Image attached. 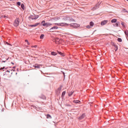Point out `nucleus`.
<instances>
[{
  "label": "nucleus",
  "mask_w": 128,
  "mask_h": 128,
  "mask_svg": "<svg viewBox=\"0 0 128 128\" xmlns=\"http://www.w3.org/2000/svg\"><path fill=\"white\" fill-rule=\"evenodd\" d=\"M38 17V16H35L31 15L28 17V19L30 20V19H32V20H36V19Z\"/></svg>",
  "instance_id": "7ed1b4c3"
},
{
  "label": "nucleus",
  "mask_w": 128,
  "mask_h": 128,
  "mask_svg": "<svg viewBox=\"0 0 128 128\" xmlns=\"http://www.w3.org/2000/svg\"><path fill=\"white\" fill-rule=\"evenodd\" d=\"M108 22V20H104L102 21L101 22V25L103 26L106 24Z\"/></svg>",
  "instance_id": "1a4fd4ad"
},
{
  "label": "nucleus",
  "mask_w": 128,
  "mask_h": 128,
  "mask_svg": "<svg viewBox=\"0 0 128 128\" xmlns=\"http://www.w3.org/2000/svg\"><path fill=\"white\" fill-rule=\"evenodd\" d=\"M37 46L36 45H35L34 46V47L35 48H36L37 47Z\"/></svg>",
  "instance_id": "de8ad7c7"
},
{
  "label": "nucleus",
  "mask_w": 128,
  "mask_h": 128,
  "mask_svg": "<svg viewBox=\"0 0 128 128\" xmlns=\"http://www.w3.org/2000/svg\"><path fill=\"white\" fill-rule=\"evenodd\" d=\"M58 28V27L57 26H54L52 27L50 29V32H53L54 31V30Z\"/></svg>",
  "instance_id": "20e7f679"
},
{
  "label": "nucleus",
  "mask_w": 128,
  "mask_h": 128,
  "mask_svg": "<svg viewBox=\"0 0 128 128\" xmlns=\"http://www.w3.org/2000/svg\"><path fill=\"white\" fill-rule=\"evenodd\" d=\"M119 22H116V23L115 24H113V25L114 26H118V24Z\"/></svg>",
  "instance_id": "6ab92c4d"
},
{
  "label": "nucleus",
  "mask_w": 128,
  "mask_h": 128,
  "mask_svg": "<svg viewBox=\"0 0 128 128\" xmlns=\"http://www.w3.org/2000/svg\"><path fill=\"white\" fill-rule=\"evenodd\" d=\"M86 116V114L85 113H83L81 116H80L78 119L79 120H81L83 119Z\"/></svg>",
  "instance_id": "423d86ee"
},
{
  "label": "nucleus",
  "mask_w": 128,
  "mask_h": 128,
  "mask_svg": "<svg viewBox=\"0 0 128 128\" xmlns=\"http://www.w3.org/2000/svg\"><path fill=\"white\" fill-rule=\"evenodd\" d=\"M90 25L92 27V26H94V22H90Z\"/></svg>",
  "instance_id": "4be33fe9"
},
{
  "label": "nucleus",
  "mask_w": 128,
  "mask_h": 128,
  "mask_svg": "<svg viewBox=\"0 0 128 128\" xmlns=\"http://www.w3.org/2000/svg\"><path fill=\"white\" fill-rule=\"evenodd\" d=\"M31 106V109H32L33 108H34L36 109V110H38V109L41 110H42V108L41 107H37L34 106L32 105Z\"/></svg>",
  "instance_id": "39448f33"
},
{
  "label": "nucleus",
  "mask_w": 128,
  "mask_h": 128,
  "mask_svg": "<svg viewBox=\"0 0 128 128\" xmlns=\"http://www.w3.org/2000/svg\"><path fill=\"white\" fill-rule=\"evenodd\" d=\"M86 28L88 29L90 28H92V27L90 25H88L86 26Z\"/></svg>",
  "instance_id": "7c9ffc66"
},
{
  "label": "nucleus",
  "mask_w": 128,
  "mask_h": 128,
  "mask_svg": "<svg viewBox=\"0 0 128 128\" xmlns=\"http://www.w3.org/2000/svg\"><path fill=\"white\" fill-rule=\"evenodd\" d=\"M21 7L22 8L23 10H24V4H21Z\"/></svg>",
  "instance_id": "393cba45"
},
{
  "label": "nucleus",
  "mask_w": 128,
  "mask_h": 128,
  "mask_svg": "<svg viewBox=\"0 0 128 128\" xmlns=\"http://www.w3.org/2000/svg\"><path fill=\"white\" fill-rule=\"evenodd\" d=\"M126 0L128 1V0Z\"/></svg>",
  "instance_id": "13d9d810"
},
{
  "label": "nucleus",
  "mask_w": 128,
  "mask_h": 128,
  "mask_svg": "<svg viewBox=\"0 0 128 128\" xmlns=\"http://www.w3.org/2000/svg\"><path fill=\"white\" fill-rule=\"evenodd\" d=\"M16 67L15 66H14L13 68H15Z\"/></svg>",
  "instance_id": "603ef678"
},
{
  "label": "nucleus",
  "mask_w": 128,
  "mask_h": 128,
  "mask_svg": "<svg viewBox=\"0 0 128 128\" xmlns=\"http://www.w3.org/2000/svg\"><path fill=\"white\" fill-rule=\"evenodd\" d=\"M55 43L56 44H58V42L57 41H55Z\"/></svg>",
  "instance_id": "37998d69"
},
{
  "label": "nucleus",
  "mask_w": 128,
  "mask_h": 128,
  "mask_svg": "<svg viewBox=\"0 0 128 128\" xmlns=\"http://www.w3.org/2000/svg\"><path fill=\"white\" fill-rule=\"evenodd\" d=\"M28 26L29 27H35V25L34 24V25H29Z\"/></svg>",
  "instance_id": "c756f323"
},
{
  "label": "nucleus",
  "mask_w": 128,
  "mask_h": 128,
  "mask_svg": "<svg viewBox=\"0 0 128 128\" xmlns=\"http://www.w3.org/2000/svg\"><path fill=\"white\" fill-rule=\"evenodd\" d=\"M57 52L58 54H59L61 56H62L63 57L64 56H65V55H64V53H62L61 52L58 51V50L57 51Z\"/></svg>",
  "instance_id": "f8f14e48"
},
{
  "label": "nucleus",
  "mask_w": 128,
  "mask_h": 128,
  "mask_svg": "<svg viewBox=\"0 0 128 128\" xmlns=\"http://www.w3.org/2000/svg\"><path fill=\"white\" fill-rule=\"evenodd\" d=\"M7 17L5 16H3V17L4 18H6Z\"/></svg>",
  "instance_id": "49530a36"
},
{
  "label": "nucleus",
  "mask_w": 128,
  "mask_h": 128,
  "mask_svg": "<svg viewBox=\"0 0 128 128\" xmlns=\"http://www.w3.org/2000/svg\"><path fill=\"white\" fill-rule=\"evenodd\" d=\"M17 4L18 5V6H20V5L21 4V3H20V2H17Z\"/></svg>",
  "instance_id": "f704fd0d"
},
{
  "label": "nucleus",
  "mask_w": 128,
  "mask_h": 128,
  "mask_svg": "<svg viewBox=\"0 0 128 128\" xmlns=\"http://www.w3.org/2000/svg\"><path fill=\"white\" fill-rule=\"evenodd\" d=\"M57 53L55 52H51V54L53 56H55L57 55Z\"/></svg>",
  "instance_id": "aec40b11"
},
{
  "label": "nucleus",
  "mask_w": 128,
  "mask_h": 128,
  "mask_svg": "<svg viewBox=\"0 0 128 128\" xmlns=\"http://www.w3.org/2000/svg\"><path fill=\"white\" fill-rule=\"evenodd\" d=\"M39 97L43 100H46V96L42 94H41L40 96H39Z\"/></svg>",
  "instance_id": "6e6552de"
},
{
  "label": "nucleus",
  "mask_w": 128,
  "mask_h": 128,
  "mask_svg": "<svg viewBox=\"0 0 128 128\" xmlns=\"http://www.w3.org/2000/svg\"><path fill=\"white\" fill-rule=\"evenodd\" d=\"M69 26V24H66L65 23H60V26Z\"/></svg>",
  "instance_id": "0eeeda50"
},
{
  "label": "nucleus",
  "mask_w": 128,
  "mask_h": 128,
  "mask_svg": "<svg viewBox=\"0 0 128 128\" xmlns=\"http://www.w3.org/2000/svg\"><path fill=\"white\" fill-rule=\"evenodd\" d=\"M40 24V23L39 22V23H36L35 24H34L35 25V26H36Z\"/></svg>",
  "instance_id": "72a5a7b5"
},
{
  "label": "nucleus",
  "mask_w": 128,
  "mask_h": 128,
  "mask_svg": "<svg viewBox=\"0 0 128 128\" xmlns=\"http://www.w3.org/2000/svg\"><path fill=\"white\" fill-rule=\"evenodd\" d=\"M74 23H72L70 24H69V25L70 26H73L74 27Z\"/></svg>",
  "instance_id": "c9c22d12"
},
{
  "label": "nucleus",
  "mask_w": 128,
  "mask_h": 128,
  "mask_svg": "<svg viewBox=\"0 0 128 128\" xmlns=\"http://www.w3.org/2000/svg\"><path fill=\"white\" fill-rule=\"evenodd\" d=\"M117 20L116 19H114L111 20V22L112 23H114L116 22Z\"/></svg>",
  "instance_id": "f3484780"
},
{
  "label": "nucleus",
  "mask_w": 128,
  "mask_h": 128,
  "mask_svg": "<svg viewBox=\"0 0 128 128\" xmlns=\"http://www.w3.org/2000/svg\"><path fill=\"white\" fill-rule=\"evenodd\" d=\"M66 94V92L65 91H64L62 93L61 97L62 98H64V96Z\"/></svg>",
  "instance_id": "dca6fc26"
},
{
  "label": "nucleus",
  "mask_w": 128,
  "mask_h": 128,
  "mask_svg": "<svg viewBox=\"0 0 128 128\" xmlns=\"http://www.w3.org/2000/svg\"><path fill=\"white\" fill-rule=\"evenodd\" d=\"M54 24L55 25H58V26H60V23H55Z\"/></svg>",
  "instance_id": "58836bf2"
},
{
  "label": "nucleus",
  "mask_w": 128,
  "mask_h": 128,
  "mask_svg": "<svg viewBox=\"0 0 128 128\" xmlns=\"http://www.w3.org/2000/svg\"><path fill=\"white\" fill-rule=\"evenodd\" d=\"M73 102L76 104L79 103L80 102V101L79 100H74L73 101Z\"/></svg>",
  "instance_id": "412c9836"
},
{
  "label": "nucleus",
  "mask_w": 128,
  "mask_h": 128,
  "mask_svg": "<svg viewBox=\"0 0 128 128\" xmlns=\"http://www.w3.org/2000/svg\"><path fill=\"white\" fill-rule=\"evenodd\" d=\"M46 118H48L51 119L52 117L49 114H47L46 115Z\"/></svg>",
  "instance_id": "a211bd4d"
},
{
  "label": "nucleus",
  "mask_w": 128,
  "mask_h": 128,
  "mask_svg": "<svg viewBox=\"0 0 128 128\" xmlns=\"http://www.w3.org/2000/svg\"><path fill=\"white\" fill-rule=\"evenodd\" d=\"M118 41L119 42H122V39L120 38H118L117 39Z\"/></svg>",
  "instance_id": "cd10ccee"
},
{
  "label": "nucleus",
  "mask_w": 128,
  "mask_h": 128,
  "mask_svg": "<svg viewBox=\"0 0 128 128\" xmlns=\"http://www.w3.org/2000/svg\"><path fill=\"white\" fill-rule=\"evenodd\" d=\"M5 68L6 69V68Z\"/></svg>",
  "instance_id": "6e6d98bb"
},
{
  "label": "nucleus",
  "mask_w": 128,
  "mask_h": 128,
  "mask_svg": "<svg viewBox=\"0 0 128 128\" xmlns=\"http://www.w3.org/2000/svg\"><path fill=\"white\" fill-rule=\"evenodd\" d=\"M114 46L115 48L114 50H115V51L116 52L118 49V46L116 45L115 46Z\"/></svg>",
  "instance_id": "5701e85b"
},
{
  "label": "nucleus",
  "mask_w": 128,
  "mask_h": 128,
  "mask_svg": "<svg viewBox=\"0 0 128 128\" xmlns=\"http://www.w3.org/2000/svg\"><path fill=\"white\" fill-rule=\"evenodd\" d=\"M44 36V34H41L40 37V38L41 39H42L43 38Z\"/></svg>",
  "instance_id": "a878e982"
},
{
  "label": "nucleus",
  "mask_w": 128,
  "mask_h": 128,
  "mask_svg": "<svg viewBox=\"0 0 128 128\" xmlns=\"http://www.w3.org/2000/svg\"><path fill=\"white\" fill-rule=\"evenodd\" d=\"M11 64H14L13 62H11Z\"/></svg>",
  "instance_id": "3c124183"
},
{
  "label": "nucleus",
  "mask_w": 128,
  "mask_h": 128,
  "mask_svg": "<svg viewBox=\"0 0 128 128\" xmlns=\"http://www.w3.org/2000/svg\"><path fill=\"white\" fill-rule=\"evenodd\" d=\"M46 23L45 22L44 20H43L41 22V25L43 26H45Z\"/></svg>",
  "instance_id": "2eb2a0df"
},
{
  "label": "nucleus",
  "mask_w": 128,
  "mask_h": 128,
  "mask_svg": "<svg viewBox=\"0 0 128 128\" xmlns=\"http://www.w3.org/2000/svg\"><path fill=\"white\" fill-rule=\"evenodd\" d=\"M124 33L126 35V37L128 38V31H125Z\"/></svg>",
  "instance_id": "b1692460"
},
{
  "label": "nucleus",
  "mask_w": 128,
  "mask_h": 128,
  "mask_svg": "<svg viewBox=\"0 0 128 128\" xmlns=\"http://www.w3.org/2000/svg\"><path fill=\"white\" fill-rule=\"evenodd\" d=\"M2 70V68H0V70Z\"/></svg>",
  "instance_id": "5fc2aeb1"
},
{
  "label": "nucleus",
  "mask_w": 128,
  "mask_h": 128,
  "mask_svg": "<svg viewBox=\"0 0 128 128\" xmlns=\"http://www.w3.org/2000/svg\"><path fill=\"white\" fill-rule=\"evenodd\" d=\"M42 66L41 65L38 64H36L34 66L35 68H40V66Z\"/></svg>",
  "instance_id": "9d476101"
},
{
  "label": "nucleus",
  "mask_w": 128,
  "mask_h": 128,
  "mask_svg": "<svg viewBox=\"0 0 128 128\" xmlns=\"http://www.w3.org/2000/svg\"><path fill=\"white\" fill-rule=\"evenodd\" d=\"M67 18V17H65V18ZM64 18H63V19H64Z\"/></svg>",
  "instance_id": "09e8293b"
},
{
  "label": "nucleus",
  "mask_w": 128,
  "mask_h": 128,
  "mask_svg": "<svg viewBox=\"0 0 128 128\" xmlns=\"http://www.w3.org/2000/svg\"><path fill=\"white\" fill-rule=\"evenodd\" d=\"M111 43L112 45L113 46H115L116 45V44H114V42H111Z\"/></svg>",
  "instance_id": "473e14b6"
},
{
  "label": "nucleus",
  "mask_w": 128,
  "mask_h": 128,
  "mask_svg": "<svg viewBox=\"0 0 128 128\" xmlns=\"http://www.w3.org/2000/svg\"><path fill=\"white\" fill-rule=\"evenodd\" d=\"M62 73H63V75H64V77H65V74H64V72H62Z\"/></svg>",
  "instance_id": "c03bdc74"
},
{
  "label": "nucleus",
  "mask_w": 128,
  "mask_h": 128,
  "mask_svg": "<svg viewBox=\"0 0 128 128\" xmlns=\"http://www.w3.org/2000/svg\"><path fill=\"white\" fill-rule=\"evenodd\" d=\"M17 74V73H16V74Z\"/></svg>",
  "instance_id": "4d7b16f0"
},
{
  "label": "nucleus",
  "mask_w": 128,
  "mask_h": 128,
  "mask_svg": "<svg viewBox=\"0 0 128 128\" xmlns=\"http://www.w3.org/2000/svg\"><path fill=\"white\" fill-rule=\"evenodd\" d=\"M17 70L18 71V68H17Z\"/></svg>",
  "instance_id": "864d4df0"
},
{
  "label": "nucleus",
  "mask_w": 128,
  "mask_h": 128,
  "mask_svg": "<svg viewBox=\"0 0 128 128\" xmlns=\"http://www.w3.org/2000/svg\"><path fill=\"white\" fill-rule=\"evenodd\" d=\"M65 106H71V105L68 104H66L65 105Z\"/></svg>",
  "instance_id": "e433bc0d"
},
{
  "label": "nucleus",
  "mask_w": 128,
  "mask_h": 128,
  "mask_svg": "<svg viewBox=\"0 0 128 128\" xmlns=\"http://www.w3.org/2000/svg\"><path fill=\"white\" fill-rule=\"evenodd\" d=\"M61 90V88H58V90Z\"/></svg>",
  "instance_id": "a19ab883"
},
{
  "label": "nucleus",
  "mask_w": 128,
  "mask_h": 128,
  "mask_svg": "<svg viewBox=\"0 0 128 128\" xmlns=\"http://www.w3.org/2000/svg\"><path fill=\"white\" fill-rule=\"evenodd\" d=\"M121 24L122 26L124 28H125L126 26V24L122 22H121Z\"/></svg>",
  "instance_id": "4468645a"
},
{
  "label": "nucleus",
  "mask_w": 128,
  "mask_h": 128,
  "mask_svg": "<svg viewBox=\"0 0 128 128\" xmlns=\"http://www.w3.org/2000/svg\"><path fill=\"white\" fill-rule=\"evenodd\" d=\"M4 43L5 44H7L9 46H12L11 44L7 42H4Z\"/></svg>",
  "instance_id": "c85d7f7f"
},
{
  "label": "nucleus",
  "mask_w": 128,
  "mask_h": 128,
  "mask_svg": "<svg viewBox=\"0 0 128 128\" xmlns=\"http://www.w3.org/2000/svg\"><path fill=\"white\" fill-rule=\"evenodd\" d=\"M99 5V4H98V3L97 4V5L96 6V8H98V6Z\"/></svg>",
  "instance_id": "4c0bfd02"
},
{
  "label": "nucleus",
  "mask_w": 128,
  "mask_h": 128,
  "mask_svg": "<svg viewBox=\"0 0 128 128\" xmlns=\"http://www.w3.org/2000/svg\"><path fill=\"white\" fill-rule=\"evenodd\" d=\"M70 20L72 21H74V20L72 18H71V19H70Z\"/></svg>",
  "instance_id": "79ce46f5"
},
{
  "label": "nucleus",
  "mask_w": 128,
  "mask_h": 128,
  "mask_svg": "<svg viewBox=\"0 0 128 128\" xmlns=\"http://www.w3.org/2000/svg\"><path fill=\"white\" fill-rule=\"evenodd\" d=\"M5 67L4 66L3 67H2V70H3L4 69V68H5Z\"/></svg>",
  "instance_id": "a18cd8bd"
},
{
  "label": "nucleus",
  "mask_w": 128,
  "mask_h": 128,
  "mask_svg": "<svg viewBox=\"0 0 128 128\" xmlns=\"http://www.w3.org/2000/svg\"><path fill=\"white\" fill-rule=\"evenodd\" d=\"M52 25V24L48 22H46L45 26H44L46 27H48L49 26Z\"/></svg>",
  "instance_id": "9b49d317"
},
{
  "label": "nucleus",
  "mask_w": 128,
  "mask_h": 128,
  "mask_svg": "<svg viewBox=\"0 0 128 128\" xmlns=\"http://www.w3.org/2000/svg\"><path fill=\"white\" fill-rule=\"evenodd\" d=\"M74 28H77L80 26V25L76 23H74Z\"/></svg>",
  "instance_id": "ddd939ff"
},
{
  "label": "nucleus",
  "mask_w": 128,
  "mask_h": 128,
  "mask_svg": "<svg viewBox=\"0 0 128 128\" xmlns=\"http://www.w3.org/2000/svg\"><path fill=\"white\" fill-rule=\"evenodd\" d=\"M8 60V59H6V60H5L4 61V60H2V62H5L6 61V60Z\"/></svg>",
  "instance_id": "ea45409f"
},
{
  "label": "nucleus",
  "mask_w": 128,
  "mask_h": 128,
  "mask_svg": "<svg viewBox=\"0 0 128 128\" xmlns=\"http://www.w3.org/2000/svg\"><path fill=\"white\" fill-rule=\"evenodd\" d=\"M19 22V19L18 18H16L13 24L14 26L17 27L18 25Z\"/></svg>",
  "instance_id": "f03ea898"
},
{
  "label": "nucleus",
  "mask_w": 128,
  "mask_h": 128,
  "mask_svg": "<svg viewBox=\"0 0 128 128\" xmlns=\"http://www.w3.org/2000/svg\"><path fill=\"white\" fill-rule=\"evenodd\" d=\"M25 42H27V44L28 45H30V43L29 42H28V40H25Z\"/></svg>",
  "instance_id": "2f4dec72"
},
{
  "label": "nucleus",
  "mask_w": 128,
  "mask_h": 128,
  "mask_svg": "<svg viewBox=\"0 0 128 128\" xmlns=\"http://www.w3.org/2000/svg\"><path fill=\"white\" fill-rule=\"evenodd\" d=\"M125 12H126L127 13H128V11L126 10V11H125Z\"/></svg>",
  "instance_id": "8fccbe9b"
},
{
  "label": "nucleus",
  "mask_w": 128,
  "mask_h": 128,
  "mask_svg": "<svg viewBox=\"0 0 128 128\" xmlns=\"http://www.w3.org/2000/svg\"><path fill=\"white\" fill-rule=\"evenodd\" d=\"M73 92H69L68 94V96H71L72 95Z\"/></svg>",
  "instance_id": "bb28decb"
},
{
  "label": "nucleus",
  "mask_w": 128,
  "mask_h": 128,
  "mask_svg": "<svg viewBox=\"0 0 128 128\" xmlns=\"http://www.w3.org/2000/svg\"><path fill=\"white\" fill-rule=\"evenodd\" d=\"M13 71L14 72V70L12 69L11 70H7L6 71L5 74L7 75L8 77H10L11 76L12 74Z\"/></svg>",
  "instance_id": "f257e3e1"
}]
</instances>
